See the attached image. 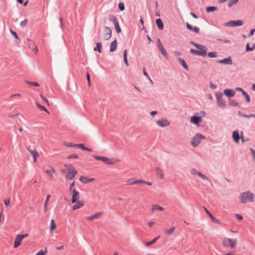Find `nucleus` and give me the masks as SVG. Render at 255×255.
<instances>
[{"mask_svg":"<svg viewBox=\"0 0 255 255\" xmlns=\"http://www.w3.org/2000/svg\"><path fill=\"white\" fill-rule=\"evenodd\" d=\"M190 44L195 46L198 50L191 49L190 52L195 55L206 56L207 54V48L205 45L196 43L193 41H190Z\"/></svg>","mask_w":255,"mask_h":255,"instance_id":"1","label":"nucleus"},{"mask_svg":"<svg viewBox=\"0 0 255 255\" xmlns=\"http://www.w3.org/2000/svg\"><path fill=\"white\" fill-rule=\"evenodd\" d=\"M254 194L250 191L241 193L239 197L240 202L242 204H246L247 202L252 203L254 201Z\"/></svg>","mask_w":255,"mask_h":255,"instance_id":"2","label":"nucleus"},{"mask_svg":"<svg viewBox=\"0 0 255 255\" xmlns=\"http://www.w3.org/2000/svg\"><path fill=\"white\" fill-rule=\"evenodd\" d=\"M237 245V240L236 239L225 238L223 240V245L226 248L234 249L236 247Z\"/></svg>","mask_w":255,"mask_h":255,"instance_id":"3","label":"nucleus"},{"mask_svg":"<svg viewBox=\"0 0 255 255\" xmlns=\"http://www.w3.org/2000/svg\"><path fill=\"white\" fill-rule=\"evenodd\" d=\"M216 97V103L217 105L222 109H224L226 107V104L225 101L223 99V94L220 92H217L215 93Z\"/></svg>","mask_w":255,"mask_h":255,"instance_id":"4","label":"nucleus"},{"mask_svg":"<svg viewBox=\"0 0 255 255\" xmlns=\"http://www.w3.org/2000/svg\"><path fill=\"white\" fill-rule=\"evenodd\" d=\"M203 139H205V136L202 134L197 133L192 138L191 144L193 147H197Z\"/></svg>","mask_w":255,"mask_h":255,"instance_id":"5","label":"nucleus"},{"mask_svg":"<svg viewBox=\"0 0 255 255\" xmlns=\"http://www.w3.org/2000/svg\"><path fill=\"white\" fill-rule=\"evenodd\" d=\"M109 19L110 21L113 22V23H114L117 32L118 33L121 32L122 30L120 26L118 20L116 16L114 15L110 14L109 16Z\"/></svg>","mask_w":255,"mask_h":255,"instance_id":"6","label":"nucleus"},{"mask_svg":"<svg viewBox=\"0 0 255 255\" xmlns=\"http://www.w3.org/2000/svg\"><path fill=\"white\" fill-rule=\"evenodd\" d=\"M69 170L67 174L66 175V178L68 180H72L77 174V171L75 169V168L72 165H68Z\"/></svg>","mask_w":255,"mask_h":255,"instance_id":"7","label":"nucleus"},{"mask_svg":"<svg viewBox=\"0 0 255 255\" xmlns=\"http://www.w3.org/2000/svg\"><path fill=\"white\" fill-rule=\"evenodd\" d=\"M243 21L242 20H230L224 24L225 26L230 27L240 26L242 25Z\"/></svg>","mask_w":255,"mask_h":255,"instance_id":"8","label":"nucleus"},{"mask_svg":"<svg viewBox=\"0 0 255 255\" xmlns=\"http://www.w3.org/2000/svg\"><path fill=\"white\" fill-rule=\"evenodd\" d=\"M112 29L108 26H105L104 30L103 38L105 40L110 39L112 36Z\"/></svg>","mask_w":255,"mask_h":255,"instance_id":"9","label":"nucleus"},{"mask_svg":"<svg viewBox=\"0 0 255 255\" xmlns=\"http://www.w3.org/2000/svg\"><path fill=\"white\" fill-rule=\"evenodd\" d=\"M157 47L158 50L160 51L162 55H163L165 57L167 58L168 54L165 49H164L162 44L161 43V42L159 38L157 39Z\"/></svg>","mask_w":255,"mask_h":255,"instance_id":"10","label":"nucleus"},{"mask_svg":"<svg viewBox=\"0 0 255 255\" xmlns=\"http://www.w3.org/2000/svg\"><path fill=\"white\" fill-rule=\"evenodd\" d=\"M232 138L235 143H239L241 139V135L239 134V130L236 129L233 131Z\"/></svg>","mask_w":255,"mask_h":255,"instance_id":"11","label":"nucleus"},{"mask_svg":"<svg viewBox=\"0 0 255 255\" xmlns=\"http://www.w3.org/2000/svg\"><path fill=\"white\" fill-rule=\"evenodd\" d=\"M217 62L225 65H232L233 64V61L230 56L222 60H218Z\"/></svg>","mask_w":255,"mask_h":255,"instance_id":"12","label":"nucleus"},{"mask_svg":"<svg viewBox=\"0 0 255 255\" xmlns=\"http://www.w3.org/2000/svg\"><path fill=\"white\" fill-rule=\"evenodd\" d=\"M72 191L73 194L72 196L71 202L72 203H75L77 201H78L80 193L79 192L76 190V189H73Z\"/></svg>","mask_w":255,"mask_h":255,"instance_id":"13","label":"nucleus"},{"mask_svg":"<svg viewBox=\"0 0 255 255\" xmlns=\"http://www.w3.org/2000/svg\"><path fill=\"white\" fill-rule=\"evenodd\" d=\"M186 28L188 30L192 31H194L196 33H199L200 29L197 26H193L192 25L190 24L188 22H186Z\"/></svg>","mask_w":255,"mask_h":255,"instance_id":"14","label":"nucleus"},{"mask_svg":"<svg viewBox=\"0 0 255 255\" xmlns=\"http://www.w3.org/2000/svg\"><path fill=\"white\" fill-rule=\"evenodd\" d=\"M190 121L192 123L199 126V123L202 121V119L201 117L194 116L191 117Z\"/></svg>","mask_w":255,"mask_h":255,"instance_id":"15","label":"nucleus"},{"mask_svg":"<svg viewBox=\"0 0 255 255\" xmlns=\"http://www.w3.org/2000/svg\"><path fill=\"white\" fill-rule=\"evenodd\" d=\"M94 180V178H90L86 176L83 175L81 176V177L79 178V180L84 184H88L93 181Z\"/></svg>","mask_w":255,"mask_h":255,"instance_id":"16","label":"nucleus"},{"mask_svg":"<svg viewBox=\"0 0 255 255\" xmlns=\"http://www.w3.org/2000/svg\"><path fill=\"white\" fill-rule=\"evenodd\" d=\"M26 149L28 151V152L31 154V155L33 156L34 162H36V156L38 155V153L36 150L35 148H34L33 149H31L30 146H27L26 147Z\"/></svg>","mask_w":255,"mask_h":255,"instance_id":"17","label":"nucleus"},{"mask_svg":"<svg viewBox=\"0 0 255 255\" xmlns=\"http://www.w3.org/2000/svg\"><path fill=\"white\" fill-rule=\"evenodd\" d=\"M157 124L160 127L164 128L170 125V123L164 119H160L157 121Z\"/></svg>","mask_w":255,"mask_h":255,"instance_id":"18","label":"nucleus"},{"mask_svg":"<svg viewBox=\"0 0 255 255\" xmlns=\"http://www.w3.org/2000/svg\"><path fill=\"white\" fill-rule=\"evenodd\" d=\"M224 94L228 97H233L235 94V91L233 89H226L224 90Z\"/></svg>","mask_w":255,"mask_h":255,"instance_id":"19","label":"nucleus"},{"mask_svg":"<svg viewBox=\"0 0 255 255\" xmlns=\"http://www.w3.org/2000/svg\"><path fill=\"white\" fill-rule=\"evenodd\" d=\"M127 182L128 185H135L142 183V182H143V180L141 179L135 180L133 178H130Z\"/></svg>","mask_w":255,"mask_h":255,"instance_id":"20","label":"nucleus"},{"mask_svg":"<svg viewBox=\"0 0 255 255\" xmlns=\"http://www.w3.org/2000/svg\"><path fill=\"white\" fill-rule=\"evenodd\" d=\"M75 204L72 207V209L73 210H77L81 207H82L84 205V201H77Z\"/></svg>","mask_w":255,"mask_h":255,"instance_id":"21","label":"nucleus"},{"mask_svg":"<svg viewBox=\"0 0 255 255\" xmlns=\"http://www.w3.org/2000/svg\"><path fill=\"white\" fill-rule=\"evenodd\" d=\"M22 241V239L20 236V234H18L16 236L15 241L14 243V247L17 248L18 247Z\"/></svg>","mask_w":255,"mask_h":255,"instance_id":"22","label":"nucleus"},{"mask_svg":"<svg viewBox=\"0 0 255 255\" xmlns=\"http://www.w3.org/2000/svg\"><path fill=\"white\" fill-rule=\"evenodd\" d=\"M118 161V160H117L116 159L110 158H107V157H106L105 160L104 161V163L107 164H108V165H112V164H115Z\"/></svg>","mask_w":255,"mask_h":255,"instance_id":"23","label":"nucleus"},{"mask_svg":"<svg viewBox=\"0 0 255 255\" xmlns=\"http://www.w3.org/2000/svg\"><path fill=\"white\" fill-rule=\"evenodd\" d=\"M103 215V212H99L96 213H95L94 215H92L87 218V219L90 221H92L95 219L98 218L100 217L101 215Z\"/></svg>","mask_w":255,"mask_h":255,"instance_id":"24","label":"nucleus"},{"mask_svg":"<svg viewBox=\"0 0 255 255\" xmlns=\"http://www.w3.org/2000/svg\"><path fill=\"white\" fill-rule=\"evenodd\" d=\"M156 23L159 30H162L164 28L163 23L160 18L156 19Z\"/></svg>","mask_w":255,"mask_h":255,"instance_id":"25","label":"nucleus"},{"mask_svg":"<svg viewBox=\"0 0 255 255\" xmlns=\"http://www.w3.org/2000/svg\"><path fill=\"white\" fill-rule=\"evenodd\" d=\"M117 48V40H114L110 45V51L114 52L115 51Z\"/></svg>","mask_w":255,"mask_h":255,"instance_id":"26","label":"nucleus"},{"mask_svg":"<svg viewBox=\"0 0 255 255\" xmlns=\"http://www.w3.org/2000/svg\"><path fill=\"white\" fill-rule=\"evenodd\" d=\"M178 60L185 70H188V66L183 59L178 58Z\"/></svg>","mask_w":255,"mask_h":255,"instance_id":"27","label":"nucleus"},{"mask_svg":"<svg viewBox=\"0 0 255 255\" xmlns=\"http://www.w3.org/2000/svg\"><path fill=\"white\" fill-rule=\"evenodd\" d=\"M96 46L94 47V50L101 53L102 49V43L100 42L96 43Z\"/></svg>","mask_w":255,"mask_h":255,"instance_id":"28","label":"nucleus"},{"mask_svg":"<svg viewBox=\"0 0 255 255\" xmlns=\"http://www.w3.org/2000/svg\"><path fill=\"white\" fill-rule=\"evenodd\" d=\"M155 170L157 175L159 176V178L160 179H162L163 178V173L162 170L159 167H156L155 168Z\"/></svg>","mask_w":255,"mask_h":255,"instance_id":"29","label":"nucleus"},{"mask_svg":"<svg viewBox=\"0 0 255 255\" xmlns=\"http://www.w3.org/2000/svg\"><path fill=\"white\" fill-rule=\"evenodd\" d=\"M156 210H160V211H163L164 210V208L157 204L152 205L151 210L152 211H154Z\"/></svg>","mask_w":255,"mask_h":255,"instance_id":"30","label":"nucleus"},{"mask_svg":"<svg viewBox=\"0 0 255 255\" xmlns=\"http://www.w3.org/2000/svg\"><path fill=\"white\" fill-rule=\"evenodd\" d=\"M160 238V236H158V237H155V238H154L152 241H150V242H146L145 243V245L147 247H148L150 245H152L153 244H154L157 240H158L159 239V238Z\"/></svg>","mask_w":255,"mask_h":255,"instance_id":"31","label":"nucleus"},{"mask_svg":"<svg viewBox=\"0 0 255 255\" xmlns=\"http://www.w3.org/2000/svg\"><path fill=\"white\" fill-rule=\"evenodd\" d=\"M229 104L231 106L239 107V103L233 99H229Z\"/></svg>","mask_w":255,"mask_h":255,"instance_id":"32","label":"nucleus"},{"mask_svg":"<svg viewBox=\"0 0 255 255\" xmlns=\"http://www.w3.org/2000/svg\"><path fill=\"white\" fill-rule=\"evenodd\" d=\"M127 53H128V50H127V49H125L124 50V53H123L124 54V61L127 66H128V58H127Z\"/></svg>","mask_w":255,"mask_h":255,"instance_id":"33","label":"nucleus"},{"mask_svg":"<svg viewBox=\"0 0 255 255\" xmlns=\"http://www.w3.org/2000/svg\"><path fill=\"white\" fill-rule=\"evenodd\" d=\"M56 227V225L55 223V221L53 219H52L50 222V231L51 232L53 231L55 229Z\"/></svg>","mask_w":255,"mask_h":255,"instance_id":"34","label":"nucleus"},{"mask_svg":"<svg viewBox=\"0 0 255 255\" xmlns=\"http://www.w3.org/2000/svg\"><path fill=\"white\" fill-rule=\"evenodd\" d=\"M35 104H36V106H37V107L39 109V110L40 111H45V112L48 113V110H47V109L45 107H44L43 106L40 105L38 102H36Z\"/></svg>","mask_w":255,"mask_h":255,"instance_id":"35","label":"nucleus"},{"mask_svg":"<svg viewBox=\"0 0 255 255\" xmlns=\"http://www.w3.org/2000/svg\"><path fill=\"white\" fill-rule=\"evenodd\" d=\"M206 9L207 12H210L217 10V7L214 6H208Z\"/></svg>","mask_w":255,"mask_h":255,"instance_id":"36","label":"nucleus"},{"mask_svg":"<svg viewBox=\"0 0 255 255\" xmlns=\"http://www.w3.org/2000/svg\"><path fill=\"white\" fill-rule=\"evenodd\" d=\"M64 145L67 147H77V144H74L72 142H64Z\"/></svg>","mask_w":255,"mask_h":255,"instance_id":"37","label":"nucleus"},{"mask_svg":"<svg viewBox=\"0 0 255 255\" xmlns=\"http://www.w3.org/2000/svg\"><path fill=\"white\" fill-rule=\"evenodd\" d=\"M175 227H173L170 228V229L166 230L165 232L167 235H171L173 232V231L175 230Z\"/></svg>","mask_w":255,"mask_h":255,"instance_id":"38","label":"nucleus"},{"mask_svg":"<svg viewBox=\"0 0 255 255\" xmlns=\"http://www.w3.org/2000/svg\"><path fill=\"white\" fill-rule=\"evenodd\" d=\"M255 43L254 44V45L252 47H250L249 46V43H248L246 44V50L247 51H251L255 49Z\"/></svg>","mask_w":255,"mask_h":255,"instance_id":"39","label":"nucleus"},{"mask_svg":"<svg viewBox=\"0 0 255 255\" xmlns=\"http://www.w3.org/2000/svg\"><path fill=\"white\" fill-rule=\"evenodd\" d=\"M93 157L97 160L102 161L103 162H104L106 158L105 156H100L98 155H93Z\"/></svg>","mask_w":255,"mask_h":255,"instance_id":"40","label":"nucleus"},{"mask_svg":"<svg viewBox=\"0 0 255 255\" xmlns=\"http://www.w3.org/2000/svg\"><path fill=\"white\" fill-rule=\"evenodd\" d=\"M25 82L27 84H28L29 85H32V86H35V87H38V86H39V84L37 82H31V81H26Z\"/></svg>","mask_w":255,"mask_h":255,"instance_id":"41","label":"nucleus"},{"mask_svg":"<svg viewBox=\"0 0 255 255\" xmlns=\"http://www.w3.org/2000/svg\"><path fill=\"white\" fill-rule=\"evenodd\" d=\"M242 94L245 97L246 101L248 103L250 102L251 99L249 95L245 91H244Z\"/></svg>","mask_w":255,"mask_h":255,"instance_id":"42","label":"nucleus"},{"mask_svg":"<svg viewBox=\"0 0 255 255\" xmlns=\"http://www.w3.org/2000/svg\"><path fill=\"white\" fill-rule=\"evenodd\" d=\"M239 0H230L228 5L229 7H231L238 2Z\"/></svg>","mask_w":255,"mask_h":255,"instance_id":"43","label":"nucleus"},{"mask_svg":"<svg viewBox=\"0 0 255 255\" xmlns=\"http://www.w3.org/2000/svg\"><path fill=\"white\" fill-rule=\"evenodd\" d=\"M208 56L210 58H215L217 57V52L216 51H212L208 53Z\"/></svg>","mask_w":255,"mask_h":255,"instance_id":"44","label":"nucleus"},{"mask_svg":"<svg viewBox=\"0 0 255 255\" xmlns=\"http://www.w3.org/2000/svg\"><path fill=\"white\" fill-rule=\"evenodd\" d=\"M118 8L121 11H123L125 9V4L124 2H121L118 4Z\"/></svg>","mask_w":255,"mask_h":255,"instance_id":"45","label":"nucleus"},{"mask_svg":"<svg viewBox=\"0 0 255 255\" xmlns=\"http://www.w3.org/2000/svg\"><path fill=\"white\" fill-rule=\"evenodd\" d=\"M45 172L49 174V175L52 176V174L55 172V170L53 168H52L51 169H47L45 171Z\"/></svg>","mask_w":255,"mask_h":255,"instance_id":"46","label":"nucleus"},{"mask_svg":"<svg viewBox=\"0 0 255 255\" xmlns=\"http://www.w3.org/2000/svg\"><path fill=\"white\" fill-rule=\"evenodd\" d=\"M50 197V195H48L47 196V197H46V200H45V202L44 203V209H45V210H47V203H48V201Z\"/></svg>","mask_w":255,"mask_h":255,"instance_id":"47","label":"nucleus"},{"mask_svg":"<svg viewBox=\"0 0 255 255\" xmlns=\"http://www.w3.org/2000/svg\"><path fill=\"white\" fill-rule=\"evenodd\" d=\"M78 155L76 154H72L67 156V159L78 158Z\"/></svg>","mask_w":255,"mask_h":255,"instance_id":"48","label":"nucleus"},{"mask_svg":"<svg viewBox=\"0 0 255 255\" xmlns=\"http://www.w3.org/2000/svg\"><path fill=\"white\" fill-rule=\"evenodd\" d=\"M46 249H45V251H43L42 250H41L39 252H38L35 255H46Z\"/></svg>","mask_w":255,"mask_h":255,"instance_id":"49","label":"nucleus"},{"mask_svg":"<svg viewBox=\"0 0 255 255\" xmlns=\"http://www.w3.org/2000/svg\"><path fill=\"white\" fill-rule=\"evenodd\" d=\"M199 177H201L202 179H203L204 180H206L209 182H210V180L209 179V178L208 177H207L206 176H205V175L203 174L202 173H201V174L199 176Z\"/></svg>","mask_w":255,"mask_h":255,"instance_id":"50","label":"nucleus"},{"mask_svg":"<svg viewBox=\"0 0 255 255\" xmlns=\"http://www.w3.org/2000/svg\"><path fill=\"white\" fill-rule=\"evenodd\" d=\"M40 98L48 106L49 105L48 99L43 96L42 94L40 95Z\"/></svg>","mask_w":255,"mask_h":255,"instance_id":"51","label":"nucleus"},{"mask_svg":"<svg viewBox=\"0 0 255 255\" xmlns=\"http://www.w3.org/2000/svg\"><path fill=\"white\" fill-rule=\"evenodd\" d=\"M10 32L11 34L12 35V36H13L16 39H18V37L16 32L13 31L11 29H10Z\"/></svg>","mask_w":255,"mask_h":255,"instance_id":"52","label":"nucleus"},{"mask_svg":"<svg viewBox=\"0 0 255 255\" xmlns=\"http://www.w3.org/2000/svg\"><path fill=\"white\" fill-rule=\"evenodd\" d=\"M77 148L82 149L83 150H85L86 149V147L82 143L77 144Z\"/></svg>","mask_w":255,"mask_h":255,"instance_id":"53","label":"nucleus"},{"mask_svg":"<svg viewBox=\"0 0 255 255\" xmlns=\"http://www.w3.org/2000/svg\"><path fill=\"white\" fill-rule=\"evenodd\" d=\"M27 22H28V21H27V19H24L23 20H22V21H21L20 24V25L21 27H24V26H25V25H27Z\"/></svg>","mask_w":255,"mask_h":255,"instance_id":"54","label":"nucleus"},{"mask_svg":"<svg viewBox=\"0 0 255 255\" xmlns=\"http://www.w3.org/2000/svg\"><path fill=\"white\" fill-rule=\"evenodd\" d=\"M241 139L242 140V142L243 143H244L245 141H247L249 140V139H245L244 138V135H243V131H241Z\"/></svg>","mask_w":255,"mask_h":255,"instance_id":"55","label":"nucleus"},{"mask_svg":"<svg viewBox=\"0 0 255 255\" xmlns=\"http://www.w3.org/2000/svg\"><path fill=\"white\" fill-rule=\"evenodd\" d=\"M4 203L6 206H8L10 204V198L4 200Z\"/></svg>","mask_w":255,"mask_h":255,"instance_id":"56","label":"nucleus"},{"mask_svg":"<svg viewBox=\"0 0 255 255\" xmlns=\"http://www.w3.org/2000/svg\"><path fill=\"white\" fill-rule=\"evenodd\" d=\"M212 221L214 222V223H217V224H219L220 223V221L218 219H216L213 216H212L211 217Z\"/></svg>","mask_w":255,"mask_h":255,"instance_id":"57","label":"nucleus"},{"mask_svg":"<svg viewBox=\"0 0 255 255\" xmlns=\"http://www.w3.org/2000/svg\"><path fill=\"white\" fill-rule=\"evenodd\" d=\"M209 84H210V87L211 88L213 89H215L217 88V85L214 84L213 83L211 82H210Z\"/></svg>","mask_w":255,"mask_h":255,"instance_id":"58","label":"nucleus"},{"mask_svg":"<svg viewBox=\"0 0 255 255\" xmlns=\"http://www.w3.org/2000/svg\"><path fill=\"white\" fill-rule=\"evenodd\" d=\"M86 76H87V81H88V84L90 86L91 85L90 75L88 72H87Z\"/></svg>","mask_w":255,"mask_h":255,"instance_id":"59","label":"nucleus"},{"mask_svg":"<svg viewBox=\"0 0 255 255\" xmlns=\"http://www.w3.org/2000/svg\"><path fill=\"white\" fill-rule=\"evenodd\" d=\"M198 171L196 169L193 168L191 170V173L193 175H196Z\"/></svg>","mask_w":255,"mask_h":255,"instance_id":"60","label":"nucleus"},{"mask_svg":"<svg viewBox=\"0 0 255 255\" xmlns=\"http://www.w3.org/2000/svg\"><path fill=\"white\" fill-rule=\"evenodd\" d=\"M204 209L206 212V213L209 215V217H211L213 216L212 214L205 207H204Z\"/></svg>","mask_w":255,"mask_h":255,"instance_id":"61","label":"nucleus"},{"mask_svg":"<svg viewBox=\"0 0 255 255\" xmlns=\"http://www.w3.org/2000/svg\"><path fill=\"white\" fill-rule=\"evenodd\" d=\"M250 151L253 156V157L255 160V150L253 149V148H250Z\"/></svg>","mask_w":255,"mask_h":255,"instance_id":"62","label":"nucleus"},{"mask_svg":"<svg viewBox=\"0 0 255 255\" xmlns=\"http://www.w3.org/2000/svg\"><path fill=\"white\" fill-rule=\"evenodd\" d=\"M255 31V28L251 29L249 35H248V37H250V36H252L254 34V32Z\"/></svg>","mask_w":255,"mask_h":255,"instance_id":"63","label":"nucleus"},{"mask_svg":"<svg viewBox=\"0 0 255 255\" xmlns=\"http://www.w3.org/2000/svg\"><path fill=\"white\" fill-rule=\"evenodd\" d=\"M235 215L238 220H241L243 219V216L241 215L236 214Z\"/></svg>","mask_w":255,"mask_h":255,"instance_id":"64","label":"nucleus"}]
</instances>
